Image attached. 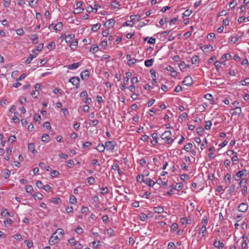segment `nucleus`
Masks as SVG:
<instances>
[{
  "mask_svg": "<svg viewBox=\"0 0 249 249\" xmlns=\"http://www.w3.org/2000/svg\"><path fill=\"white\" fill-rule=\"evenodd\" d=\"M171 132L169 130L165 131L161 136V138L165 140L166 142L168 144L172 143L174 140L171 137Z\"/></svg>",
  "mask_w": 249,
  "mask_h": 249,
  "instance_id": "f257e3e1",
  "label": "nucleus"
},
{
  "mask_svg": "<svg viewBox=\"0 0 249 249\" xmlns=\"http://www.w3.org/2000/svg\"><path fill=\"white\" fill-rule=\"evenodd\" d=\"M248 183V179L247 178H242L239 183V186L242 188L241 192L244 196H245L248 193V188L247 184Z\"/></svg>",
  "mask_w": 249,
  "mask_h": 249,
  "instance_id": "f03ea898",
  "label": "nucleus"
},
{
  "mask_svg": "<svg viewBox=\"0 0 249 249\" xmlns=\"http://www.w3.org/2000/svg\"><path fill=\"white\" fill-rule=\"evenodd\" d=\"M117 145L115 141H107L105 142V146L106 148L109 151H113L115 146Z\"/></svg>",
  "mask_w": 249,
  "mask_h": 249,
  "instance_id": "7ed1b4c3",
  "label": "nucleus"
},
{
  "mask_svg": "<svg viewBox=\"0 0 249 249\" xmlns=\"http://www.w3.org/2000/svg\"><path fill=\"white\" fill-rule=\"evenodd\" d=\"M60 241V238H58V236L56 235V232H54L52 235L50 237L49 243L50 245L53 246L57 243Z\"/></svg>",
  "mask_w": 249,
  "mask_h": 249,
  "instance_id": "20e7f679",
  "label": "nucleus"
},
{
  "mask_svg": "<svg viewBox=\"0 0 249 249\" xmlns=\"http://www.w3.org/2000/svg\"><path fill=\"white\" fill-rule=\"evenodd\" d=\"M248 208V205L247 203H241L238 206V209L240 212L245 213L247 212Z\"/></svg>",
  "mask_w": 249,
  "mask_h": 249,
  "instance_id": "39448f33",
  "label": "nucleus"
},
{
  "mask_svg": "<svg viewBox=\"0 0 249 249\" xmlns=\"http://www.w3.org/2000/svg\"><path fill=\"white\" fill-rule=\"evenodd\" d=\"M115 20L113 18H111V19H109L107 21L104 23V25L107 28H110L113 27V26L115 24Z\"/></svg>",
  "mask_w": 249,
  "mask_h": 249,
  "instance_id": "423d86ee",
  "label": "nucleus"
},
{
  "mask_svg": "<svg viewBox=\"0 0 249 249\" xmlns=\"http://www.w3.org/2000/svg\"><path fill=\"white\" fill-rule=\"evenodd\" d=\"M183 84L186 86H190L193 83V80L191 76H187L182 82Z\"/></svg>",
  "mask_w": 249,
  "mask_h": 249,
  "instance_id": "0eeeda50",
  "label": "nucleus"
},
{
  "mask_svg": "<svg viewBox=\"0 0 249 249\" xmlns=\"http://www.w3.org/2000/svg\"><path fill=\"white\" fill-rule=\"evenodd\" d=\"M81 78L82 80H86L89 77V72L88 70H86L83 71L80 74Z\"/></svg>",
  "mask_w": 249,
  "mask_h": 249,
  "instance_id": "6e6552de",
  "label": "nucleus"
},
{
  "mask_svg": "<svg viewBox=\"0 0 249 249\" xmlns=\"http://www.w3.org/2000/svg\"><path fill=\"white\" fill-rule=\"evenodd\" d=\"M246 171V169H243L237 172L234 177L235 180H239L242 176H243L244 172Z\"/></svg>",
  "mask_w": 249,
  "mask_h": 249,
  "instance_id": "1a4fd4ad",
  "label": "nucleus"
},
{
  "mask_svg": "<svg viewBox=\"0 0 249 249\" xmlns=\"http://www.w3.org/2000/svg\"><path fill=\"white\" fill-rule=\"evenodd\" d=\"M71 80H72L73 83L72 84L76 87L77 89L79 88L80 79L79 77H72L71 78Z\"/></svg>",
  "mask_w": 249,
  "mask_h": 249,
  "instance_id": "9d476101",
  "label": "nucleus"
},
{
  "mask_svg": "<svg viewBox=\"0 0 249 249\" xmlns=\"http://www.w3.org/2000/svg\"><path fill=\"white\" fill-rule=\"evenodd\" d=\"M28 149L29 151H31L35 155L37 153V151L35 148V144L33 142L30 143L28 145Z\"/></svg>",
  "mask_w": 249,
  "mask_h": 249,
  "instance_id": "9b49d317",
  "label": "nucleus"
},
{
  "mask_svg": "<svg viewBox=\"0 0 249 249\" xmlns=\"http://www.w3.org/2000/svg\"><path fill=\"white\" fill-rule=\"evenodd\" d=\"M206 232V228L205 225H203L201 227L199 234L200 235V238L201 239L204 237V233Z\"/></svg>",
  "mask_w": 249,
  "mask_h": 249,
  "instance_id": "f8f14e48",
  "label": "nucleus"
},
{
  "mask_svg": "<svg viewBox=\"0 0 249 249\" xmlns=\"http://www.w3.org/2000/svg\"><path fill=\"white\" fill-rule=\"evenodd\" d=\"M144 182L146 184H148L150 187H153L154 184H156V182L152 180L151 179L149 178H146L144 179Z\"/></svg>",
  "mask_w": 249,
  "mask_h": 249,
  "instance_id": "ddd939ff",
  "label": "nucleus"
},
{
  "mask_svg": "<svg viewBox=\"0 0 249 249\" xmlns=\"http://www.w3.org/2000/svg\"><path fill=\"white\" fill-rule=\"evenodd\" d=\"M140 219L142 221H145L147 218L148 217H153V215H146V214L144 213H141L140 214Z\"/></svg>",
  "mask_w": 249,
  "mask_h": 249,
  "instance_id": "4468645a",
  "label": "nucleus"
},
{
  "mask_svg": "<svg viewBox=\"0 0 249 249\" xmlns=\"http://www.w3.org/2000/svg\"><path fill=\"white\" fill-rule=\"evenodd\" d=\"M42 141L45 142H48L50 141V137L47 134H43L41 137Z\"/></svg>",
  "mask_w": 249,
  "mask_h": 249,
  "instance_id": "2eb2a0df",
  "label": "nucleus"
},
{
  "mask_svg": "<svg viewBox=\"0 0 249 249\" xmlns=\"http://www.w3.org/2000/svg\"><path fill=\"white\" fill-rule=\"evenodd\" d=\"M44 44L41 43L38 45L35 49L32 51L33 53L35 54H37L38 52L40 51L41 49L43 48Z\"/></svg>",
  "mask_w": 249,
  "mask_h": 249,
  "instance_id": "dca6fc26",
  "label": "nucleus"
},
{
  "mask_svg": "<svg viewBox=\"0 0 249 249\" xmlns=\"http://www.w3.org/2000/svg\"><path fill=\"white\" fill-rule=\"evenodd\" d=\"M99 152H103L106 148L105 145L103 143L99 144L95 148Z\"/></svg>",
  "mask_w": 249,
  "mask_h": 249,
  "instance_id": "f3484780",
  "label": "nucleus"
},
{
  "mask_svg": "<svg viewBox=\"0 0 249 249\" xmlns=\"http://www.w3.org/2000/svg\"><path fill=\"white\" fill-rule=\"evenodd\" d=\"M80 65L79 62L74 63L71 65H69L68 68L70 70L75 69L78 68Z\"/></svg>",
  "mask_w": 249,
  "mask_h": 249,
  "instance_id": "a211bd4d",
  "label": "nucleus"
},
{
  "mask_svg": "<svg viewBox=\"0 0 249 249\" xmlns=\"http://www.w3.org/2000/svg\"><path fill=\"white\" fill-rule=\"evenodd\" d=\"M153 62H154V59H150L145 60L144 62V64L146 67H149L153 65Z\"/></svg>",
  "mask_w": 249,
  "mask_h": 249,
  "instance_id": "6ab92c4d",
  "label": "nucleus"
},
{
  "mask_svg": "<svg viewBox=\"0 0 249 249\" xmlns=\"http://www.w3.org/2000/svg\"><path fill=\"white\" fill-rule=\"evenodd\" d=\"M154 210L156 213H161L164 212L163 208L160 206L155 207Z\"/></svg>",
  "mask_w": 249,
  "mask_h": 249,
  "instance_id": "aec40b11",
  "label": "nucleus"
},
{
  "mask_svg": "<svg viewBox=\"0 0 249 249\" xmlns=\"http://www.w3.org/2000/svg\"><path fill=\"white\" fill-rule=\"evenodd\" d=\"M38 35L37 34H34L32 36L31 39L33 44H36L38 42Z\"/></svg>",
  "mask_w": 249,
  "mask_h": 249,
  "instance_id": "412c9836",
  "label": "nucleus"
},
{
  "mask_svg": "<svg viewBox=\"0 0 249 249\" xmlns=\"http://www.w3.org/2000/svg\"><path fill=\"white\" fill-rule=\"evenodd\" d=\"M63 27V24L62 22H58L55 24L53 27V29L55 31L60 30Z\"/></svg>",
  "mask_w": 249,
  "mask_h": 249,
  "instance_id": "4be33fe9",
  "label": "nucleus"
},
{
  "mask_svg": "<svg viewBox=\"0 0 249 249\" xmlns=\"http://www.w3.org/2000/svg\"><path fill=\"white\" fill-rule=\"evenodd\" d=\"M75 36L74 34H69L66 36V42L67 43L71 42V40Z\"/></svg>",
  "mask_w": 249,
  "mask_h": 249,
  "instance_id": "5701e85b",
  "label": "nucleus"
},
{
  "mask_svg": "<svg viewBox=\"0 0 249 249\" xmlns=\"http://www.w3.org/2000/svg\"><path fill=\"white\" fill-rule=\"evenodd\" d=\"M192 64H196L199 62V56L198 55H194L191 59Z\"/></svg>",
  "mask_w": 249,
  "mask_h": 249,
  "instance_id": "b1692460",
  "label": "nucleus"
},
{
  "mask_svg": "<svg viewBox=\"0 0 249 249\" xmlns=\"http://www.w3.org/2000/svg\"><path fill=\"white\" fill-rule=\"evenodd\" d=\"M70 202L72 204H75L77 202V199L73 195H71L70 197Z\"/></svg>",
  "mask_w": 249,
  "mask_h": 249,
  "instance_id": "393cba45",
  "label": "nucleus"
},
{
  "mask_svg": "<svg viewBox=\"0 0 249 249\" xmlns=\"http://www.w3.org/2000/svg\"><path fill=\"white\" fill-rule=\"evenodd\" d=\"M179 68L180 70L182 71H185L186 68H187V65L184 62H182L179 65Z\"/></svg>",
  "mask_w": 249,
  "mask_h": 249,
  "instance_id": "a878e982",
  "label": "nucleus"
},
{
  "mask_svg": "<svg viewBox=\"0 0 249 249\" xmlns=\"http://www.w3.org/2000/svg\"><path fill=\"white\" fill-rule=\"evenodd\" d=\"M77 44H78V42L77 40H75L74 41H71V45H70V47H71V49L74 50L77 47Z\"/></svg>",
  "mask_w": 249,
  "mask_h": 249,
  "instance_id": "bb28decb",
  "label": "nucleus"
},
{
  "mask_svg": "<svg viewBox=\"0 0 249 249\" xmlns=\"http://www.w3.org/2000/svg\"><path fill=\"white\" fill-rule=\"evenodd\" d=\"M136 179H137V181L140 183L144 182V181L145 179L144 178V176L142 175H138Z\"/></svg>",
  "mask_w": 249,
  "mask_h": 249,
  "instance_id": "cd10ccee",
  "label": "nucleus"
},
{
  "mask_svg": "<svg viewBox=\"0 0 249 249\" xmlns=\"http://www.w3.org/2000/svg\"><path fill=\"white\" fill-rule=\"evenodd\" d=\"M134 22L133 21V20H129V21H126L125 22H124L123 24V26H130V27H132L134 25Z\"/></svg>",
  "mask_w": 249,
  "mask_h": 249,
  "instance_id": "c85d7f7f",
  "label": "nucleus"
},
{
  "mask_svg": "<svg viewBox=\"0 0 249 249\" xmlns=\"http://www.w3.org/2000/svg\"><path fill=\"white\" fill-rule=\"evenodd\" d=\"M18 112H15L14 113V117L13 118V120L15 124H18L19 123V119L18 117Z\"/></svg>",
  "mask_w": 249,
  "mask_h": 249,
  "instance_id": "c756f323",
  "label": "nucleus"
},
{
  "mask_svg": "<svg viewBox=\"0 0 249 249\" xmlns=\"http://www.w3.org/2000/svg\"><path fill=\"white\" fill-rule=\"evenodd\" d=\"M84 10V9L83 8H75L74 9L73 13L74 14H77L79 13H82Z\"/></svg>",
  "mask_w": 249,
  "mask_h": 249,
  "instance_id": "7c9ffc66",
  "label": "nucleus"
},
{
  "mask_svg": "<svg viewBox=\"0 0 249 249\" xmlns=\"http://www.w3.org/2000/svg\"><path fill=\"white\" fill-rule=\"evenodd\" d=\"M156 183H158L160 185L161 184V185H162L163 186H166L167 185V181H163L160 178H159L157 180V181L156 182Z\"/></svg>",
  "mask_w": 249,
  "mask_h": 249,
  "instance_id": "2f4dec72",
  "label": "nucleus"
},
{
  "mask_svg": "<svg viewBox=\"0 0 249 249\" xmlns=\"http://www.w3.org/2000/svg\"><path fill=\"white\" fill-rule=\"evenodd\" d=\"M193 147V144L192 143H188L184 147V149L187 152H189V150Z\"/></svg>",
  "mask_w": 249,
  "mask_h": 249,
  "instance_id": "473e14b6",
  "label": "nucleus"
},
{
  "mask_svg": "<svg viewBox=\"0 0 249 249\" xmlns=\"http://www.w3.org/2000/svg\"><path fill=\"white\" fill-rule=\"evenodd\" d=\"M37 0H32L30 1L29 5L32 8L36 7L37 5Z\"/></svg>",
  "mask_w": 249,
  "mask_h": 249,
  "instance_id": "72a5a7b5",
  "label": "nucleus"
},
{
  "mask_svg": "<svg viewBox=\"0 0 249 249\" xmlns=\"http://www.w3.org/2000/svg\"><path fill=\"white\" fill-rule=\"evenodd\" d=\"M101 190V193L103 195H106L108 193V189L107 187H102Z\"/></svg>",
  "mask_w": 249,
  "mask_h": 249,
  "instance_id": "f704fd0d",
  "label": "nucleus"
},
{
  "mask_svg": "<svg viewBox=\"0 0 249 249\" xmlns=\"http://www.w3.org/2000/svg\"><path fill=\"white\" fill-rule=\"evenodd\" d=\"M34 197L35 199H38L41 200L43 198L42 195L40 193H36L34 195Z\"/></svg>",
  "mask_w": 249,
  "mask_h": 249,
  "instance_id": "c9c22d12",
  "label": "nucleus"
},
{
  "mask_svg": "<svg viewBox=\"0 0 249 249\" xmlns=\"http://www.w3.org/2000/svg\"><path fill=\"white\" fill-rule=\"evenodd\" d=\"M11 174L10 171L8 169H5V171L3 173V178L5 179H7L10 177Z\"/></svg>",
  "mask_w": 249,
  "mask_h": 249,
  "instance_id": "e433bc0d",
  "label": "nucleus"
},
{
  "mask_svg": "<svg viewBox=\"0 0 249 249\" xmlns=\"http://www.w3.org/2000/svg\"><path fill=\"white\" fill-rule=\"evenodd\" d=\"M137 62V59L135 58H130L129 62H128V65L129 66H132Z\"/></svg>",
  "mask_w": 249,
  "mask_h": 249,
  "instance_id": "4c0bfd02",
  "label": "nucleus"
},
{
  "mask_svg": "<svg viewBox=\"0 0 249 249\" xmlns=\"http://www.w3.org/2000/svg\"><path fill=\"white\" fill-rule=\"evenodd\" d=\"M87 181L90 185H93L95 183V179L93 177H90L87 178Z\"/></svg>",
  "mask_w": 249,
  "mask_h": 249,
  "instance_id": "58836bf2",
  "label": "nucleus"
},
{
  "mask_svg": "<svg viewBox=\"0 0 249 249\" xmlns=\"http://www.w3.org/2000/svg\"><path fill=\"white\" fill-rule=\"evenodd\" d=\"M100 24H95L93 25L91 30L93 32H97L100 29Z\"/></svg>",
  "mask_w": 249,
  "mask_h": 249,
  "instance_id": "ea45409f",
  "label": "nucleus"
},
{
  "mask_svg": "<svg viewBox=\"0 0 249 249\" xmlns=\"http://www.w3.org/2000/svg\"><path fill=\"white\" fill-rule=\"evenodd\" d=\"M55 44L54 42H51L48 45V46H47V48L50 50H53V49L55 48Z\"/></svg>",
  "mask_w": 249,
  "mask_h": 249,
  "instance_id": "a19ab883",
  "label": "nucleus"
},
{
  "mask_svg": "<svg viewBox=\"0 0 249 249\" xmlns=\"http://www.w3.org/2000/svg\"><path fill=\"white\" fill-rule=\"evenodd\" d=\"M36 57V55L33 54H30L29 56L26 60L25 62L27 64H29L32 59Z\"/></svg>",
  "mask_w": 249,
  "mask_h": 249,
  "instance_id": "79ce46f5",
  "label": "nucleus"
},
{
  "mask_svg": "<svg viewBox=\"0 0 249 249\" xmlns=\"http://www.w3.org/2000/svg\"><path fill=\"white\" fill-rule=\"evenodd\" d=\"M42 85L40 84H36L35 85V88L36 91V97L39 95V92L37 90V89H41V88H42Z\"/></svg>",
  "mask_w": 249,
  "mask_h": 249,
  "instance_id": "37998d69",
  "label": "nucleus"
},
{
  "mask_svg": "<svg viewBox=\"0 0 249 249\" xmlns=\"http://www.w3.org/2000/svg\"><path fill=\"white\" fill-rule=\"evenodd\" d=\"M235 111L231 113L233 114H240L242 112L241 108L239 107L235 108Z\"/></svg>",
  "mask_w": 249,
  "mask_h": 249,
  "instance_id": "c03bdc74",
  "label": "nucleus"
},
{
  "mask_svg": "<svg viewBox=\"0 0 249 249\" xmlns=\"http://www.w3.org/2000/svg\"><path fill=\"white\" fill-rule=\"evenodd\" d=\"M183 187V183L179 182L178 183H177V185L175 186V189L178 191H179L180 189H181Z\"/></svg>",
  "mask_w": 249,
  "mask_h": 249,
  "instance_id": "a18cd8bd",
  "label": "nucleus"
},
{
  "mask_svg": "<svg viewBox=\"0 0 249 249\" xmlns=\"http://www.w3.org/2000/svg\"><path fill=\"white\" fill-rule=\"evenodd\" d=\"M235 189V185L232 184L231 185L229 188V193L230 195H231L234 191Z\"/></svg>",
  "mask_w": 249,
  "mask_h": 249,
  "instance_id": "49530a36",
  "label": "nucleus"
},
{
  "mask_svg": "<svg viewBox=\"0 0 249 249\" xmlns=\"http://www.w3.org/2000/svg\"><path fill=\"white\" fill-rule=\"evenodd\" d=\"M98 50V47L97 46H95L91 47L90 49L89 52L92 53H94L97 52Z\"/></svg>",
  "mask_w": 249,
  "mask_h": 249,
  "instance_id": "de8ad7c7",
  "label": "nucleus"
},
{
  "mask_svg": "<svg viewBox=\"0 0 249 249\" xmlns=\"http://www.w3.org/2000/svg\"><path fill=\"white\" fill-rule=\"evenodd\" d=\"M178 224L176 223H174L171 226V231H175L178 228Z\"/></svg>",
  "mask_w": 249,
  "mask_h": 249,
  "instance_id": "09e8293b",
  "label": "nucleus"
},
{
  "mask_svg": "<svg viewBox=\"0 0 249 249\" xmlns=\"http://www.w3.org/2000/svg\"><path fill=\"white\" fill-rule=\"evenodd\" d=\"M25 243H26L27 247L28 249H30L33 246V243L32 241H30L27 240L24 241Z\"/></svg>",
  "mask_w": 249,
  "mask_h": 249,
  "instance_id": "8fccbe9b",
  "label": "nucleus"
},
{
  "mask_svg": "<svg viewBox=\"0 0 249 249\" xmlns=\"http://www.w3.org/2000/svg\"><path fill=\"white\" fill-rule=\"evenodd\" d=\"M59 175V173L58 171H56V170H53L51 173V176L53 178L58 177Z\"/></svg>",
  "mask_w": 249,
  "mask_h": 249,
  "instance_id": "3c124183",
  "label": "nucleus"
},
{
  "mask_svg": "<svg viewBox=\"0 0 249 249\" xmlns=\"http://www.w3.org/2000/svg\"><path fill=\"white\" fill-rule=\"evenodd\" d=\"M74 165V162H73V160H69L68 161H67V166L70 168H71L73 167V166Z\"/></svg>",
  "mask_w": 249,
  "mask_h": 249,
  "instance_id": "603ef678",
  "label": "nucleus"
},
{
  "mask_svg": "<svg viewBox=\"0 0 249 249\" xmlns=\"http://www.w3.org/2000/svg\"><path fill=\"white\" fill-rule=\"evenodd\" d=\"M211 125H212V122L210 121H206V124L205 126V128L206 130H209L210 129Z\"/></svg>",
  "mask_w": 249,
  "mask_h": 249,
  "instance_id": "864d4df0",
  "label": "nucleus"
},
{
  "mask_svg": "<svg viewBox=\"0 0 249 249\" xmlns=\"http://www.w3.org/2000/svg\"><path fill=\"white\" fill-rule=\"evenodd\" d=\"M26 191L28 193L31 194L33 191V188L31 185H27L26 187Z\"/></svg>",
  "mask_w": 249,
  "mask_h": 249,
  "instance_id": "5fc2aeb1",
  "label": "nucleus"
},
{
  "mask_svg": "<svg viewBox=\"0 0 249 249\" xmlns=\"http://www.w3.org/2000/svg\"><path fill=\"white\" fill-rule=\"evenodd\" d=\"M192 13V10H186L183 14V18L184 17H189Z\"/></svg>",
  "mask_w": 249,
  "mask_h": 249,
  "instance_id": "6e6d98bb",
  "label": "nucleus"
},
{
  "mask_svg": "<svg viewBox=\"0 0 249 249\" xmlns=\"http://www.w3.org/2000/svg\"><path fill=\"white\" fill-rule=\"evenodd\" d=\"M75 231L77 233V234H82L83 232V231L81 227H77L75 230Z\"/></svg>",
  "mask_w": 249,
  "mask_h": 249,
  "instance_id": "4d7b16f0",
  "label": "nucleus"
},
{
  "mask_svg": "<svg viewBox=\"0 0 249 249\" xmlns=\"http://www.w3.org/2000/svg\"><path fill=\"white\" fill-rule=\"evenodd\" d=\"M225 179L226 180V182H227V180L229 181V183H230V180L231 179V175L230 173H227L225 177Z\"/></svg>",
  "mask_w": 249,
  "mask_h": 249,
  "instance_id": "13d9d810",
  "label": "nucleus"
},
{
  "mask_svg": "<svg viewBox=\"0 0 249 249\" xmlns=\"http://www.w3.org/2000/svg\"><path fill=\"white\" fill-rule=\"evenodd\" d=\"M89 212V209L87 207H83L81 209V212L83 214H87Z\"/></svg>",
  "mask_w": 249,
  "mask_h": 249,
  "instance_id": "bf43d9fd",
  "label": "nucleus"
},
{
  "mask_svg": "<svg viewBox=\"0 0 249 249\" xmlns=\"http://www.w3.org/2000/svg\"><path fill=\"white\" fill-rule=\"evenodd\" d=\"M180 178L182 180L185 181L186 180H188L190 178L189 175L187 174H183L180 176Z\"/></svg>",
  "mask_w": 249,
  "mask_h": 249,
  "instance_id": "052dcab7",
  "label": "nucleus"
},
{
  "mask_svg": "<svg viewBox=\"0 0 249 249\" xmlns=\"http://www.w3.org/2000/svg\"><path fill=\"white\" fill-rule=\"evenodd\" d=\"M43 126L46 127V128L48 130H50L52 128L50 123L49 122H45L43 124Z\"/></svg>",
  "mask_w": 249,
  "mask_h": 249,
  "instance_id": "680f3d73",
  "label": "nucleus"
},
{
  "mask_svg": "<svg viewBox=\"0 0 249 249\" xmlns=\"http://www.w3.org/2000/svg\"><path fill=\"white\" fill-rule=\"evenodd\" d=\"M36 186L37 187V188H39V189H41V188H43V184H42V182L40 180H37L36 182Z\"/></svg>",
  "mask_w": 249,
  "mask_h": 249,
  "instance_id": "e2e57ef3",
  "label": "nucleus"
},
{
  "mask_svg": "<svg viewBox=\"0 0 249 249\" xmlns=\"http://www.w3.org/2000/svg\"><path fill=\"white\" fill-rule=\"evenodd\" d=\"M17 138L15 135L11 136L8 139V141L11 143L15 142L16 141Z\"/></svg>",
  "mask_w": 249,
  "mask_h": 249,
  "instance_id": "0e129e2a",
  "label": "nucleus"
},
{
  "mask_svg": "<svg viewBox=\"0 0 249 249\" xmlns=\"http://www.w3.org/2000/svg\"><path fill=\"white\" fill-rule=\"evenodd\" d=\"M51 201L58 204L61 202V199L59 197H54L52 199Z\"/></svg>",
  "mask_w": 249,
  "mask_h": 249,
  "instance_id": "69168bd1",
  "label": "nucleus"
},
{
  "mask_svg": "<svg viewBox=\"0 0 249 249\" xmlns=\"http://www.w3.org/2000/svg\"><path fill=\"white\" fill-rule=\"evenodd\" d=\"M73 246L76 249H81L82 247L79 242H76Z\"/></svg>",
  "mask_w": 249,
  "mask_h": 249,
  "instance_id": "338daca9",
  "label": "nucleus"
},
{
  "mask_svg": "<svg viewBox=\"0 0 249 249\" xmlns=\"http://www.w3.org/2000/svg\"><path fill=\"white\" fill-rule=\"evenodd\" d=\"M204 131V129L203 127H198L196 128V132L197 134L201 135V133H202Z\"/></svg>",
  "mask_w": 249,
  "mask_h": 249,
  "instance_id": "774afa93",
  "label": "nucleus"
}]
</instances>
